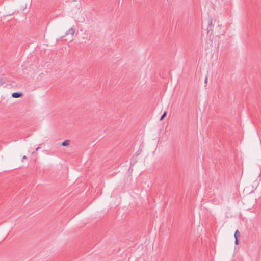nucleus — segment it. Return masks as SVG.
I'll return each mask as SVG.
<instances>
[{"label": "nucleus", "mask_w": 261, "mask_h": 261, "mask_svg": "<svg viewBox=\"0 0 261 261\" xmlns=\"http://www.w3.org/2000/svg\"><path fill=\"white\" fill-rule=\"evenodd\" d=\"M75 32V28L74 27H71L70 29H69L68 31H66L65 33V35H68L69 34L71 35V37H73V35Z\"/></svg>", "instance_id": "1"}, {"label": "nucleus", "mask_w": 261, "mask_h": 261, "mask_svg": "<svg viewBox=\"0 0 261 261\" xmlns=\"http://www.w3.org/2000/svg\"><path fill=\"white\" fill-rule=\"evenodd\" d=\"M22 95H23L22 93L20 92H14L12 94V96L13 98H19V97H21Z\"/></svg>", "instance_id": "2"}, {"label": "nucleus", "mask_w": 261, "mask_h": 261, "mask_svg": "<svg viewBox=\"0 0 261 261\" xmlns=\"http://www.w3.org/2000/svg\"><path fill=\"white\" fill-rule=\"evenodd\" d=\"M70 141L69 140H66L62 143L63 146H67L69 145Z\"/></svg>", "instance_id": "3"}, {"label": "nucleus", "mask_w": 261, "mask_h": 261, "mask_svg": "<svg viewBox=\"0 0 261 261\" xmlns=\"http://www.w3.org/2000/svg\"><path fill=\"white\" fill-rule=\"evenodd\" d=\"M167 115V112L165 111L163 113V114L161 116L160 120H162L164 119V118Z\"/></svg>", "instance_id": "4"}, {"label": "nucleus", "mask_w": 261, "mask_h": 261, "mask_svg": "<svg viewBox=\"0 0 261 261\" xmlns=\"http://www.w3.org/2000/svg\"><path fill=\"white\" fill-rule=\"evenodd\" d=\"M234 236V237H238V236H239V232L238 230H237L236 231Z\"/></svg>", "instance_id": "5"}, {"label": "nucleus", "mask_w": 261, "mask_h": 261, "mask_svg": "<svg viewBox=\"0 0 261 261\" xmlns=\"http://www.w3.org/2000/svg\"><path fill=\"white\" fill-rule=\"evenodd\" d=\"M235 238V244L236 245H238L239 244V240L238 239V237H234Z\"/></svg>", "instance_id": "6"}, {"label": "nucleus", "mask_w": 261, "mask_h": 261, "mask_svg": "<svg viewBox=\"0 0 261 261\" xmlns=\"http://www.w3.org/2000/svg\"><path fill=\"white\" fill-rule=\"evenodd\" d=\"M27 159V157L25 155L23 156L22 158V161L23 162L24 160H25Z\"/></svg>", "instance_id": "7"}, {"label": "nucleus", "mask_w": 261, "mask_h": 261, "mask_svg": "<svg viewBox=\"0 0 261 261\" xmlns=\"http://www.w3.org/2000/svg\"><path fill=\"white\" fill-rule=\"evenodd\" d=\"M135 162H134V163L133 164L132 161H131V163H130V166H134V164H135Z\"/></svg>", "instance_id": "8"}, {"label": "nucleus", "mask_w": 261, "mask_h": 261, "mask_svg": "<svg viewBox=\"0 0 261 261\" xmlns=\"http://www.w3.org/2000/svg\"><path fill=\"white\" fill-rule=\"evenodd\" d=\"M39 149H40V147H37V148H36V151H37V150H38Z\"/></svg>", "instance_id": "9"}, {"label": "nucleus", "mask_w": 261, "mask_h": 261, "mask_svg": "<svg viewBox=\"0 0 261 261\" xmlns=\"http://www.w3.org/2000/svg\"><path fill=\"white\" fill-rule=\"evenodd\" d=\"M207 83V78L206 77L205 79V83Z\"/></svg>", "instance_id": "10"}, {"label": "nucleus", "mask_w": 261, "mask_h": 261, "mask_svg": "<svg viewBox=\"0 0 261 261\" xmlns=\"http://www.w3.org/2000/svg\"><path fill=\"white\" fill-rule=\"evenodd\" d=\"M139 153L137 152V153L135 155L136 156H137L139 155Z\"/></svg>", "instance_id": "11"}, {"label": "nucleus", "mask_w": 261, "mask_h": 261, "mask_svg": "<svg viewBox=\"0 0 261 261\" xmlns=\"http://www.w3.org/2000/svg\"><path fill=\"white\" fill-rule=\"evenodd\" d=\"M212 20H211L210 21V24H212Z\"/></svg>", "instance_id": "12"}]
</instances>
